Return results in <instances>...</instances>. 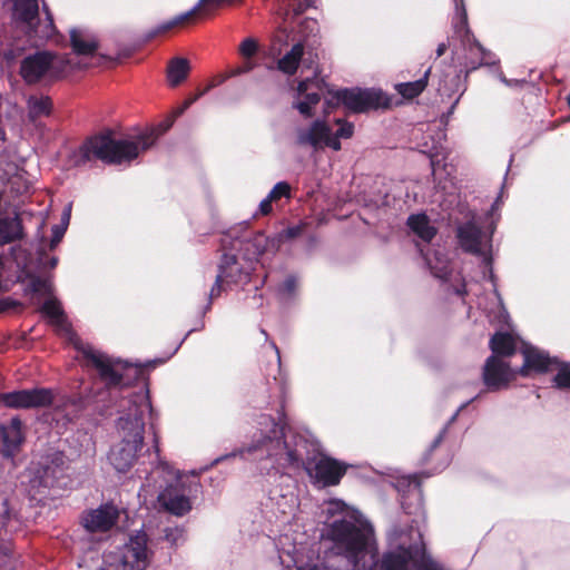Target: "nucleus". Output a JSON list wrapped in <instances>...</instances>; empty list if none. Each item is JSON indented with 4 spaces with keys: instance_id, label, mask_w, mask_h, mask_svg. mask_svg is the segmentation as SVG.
<instances>
[{
    "instance_id": "obj_25",
    "label": "nucleus",
    "mask_w": 570,
    "mask_h": 570,
    "mask_svg": "<svg viewBox=\"0 0 570 570\" xmlns=\"http://www.w3.org/2000/svg\"><path fill=\"white\" fill-rule=\"evenodd\" d=\"M469 52L473 59L468 63L470 70H474L480 66L494 65L495 57L490 51H487L478 41H473L469 47Z\"/></svg>"
},
{
    "instance_id": "obj_40",
    "label": "nucleus",
    "mask_w": 570,
    "mask_h": 570,
    "mask_svg": "<svg viewBox=\"0 0 570 570\" xmlns=\"http://www.w3.org/2000/svg\"><path fill=\"white\" fill-rule=\"evenodd\" d=\"M65 230H66V227H61V226L53 227V238L51 240V246H55L57 243L60 242V239L63 236Z\"/></svg>"
},
{
    "instance_id": "obj_6",
    "label": "nucleus",
    "mask_w": 570,
    "mask_h": 570,
    "mask_svg": "<svg viewBox=\"0 0 570 570\" xmlns=\"http://www.w3.org/2000/svg\"><path fill=\"white\" fill-rule=\"evenodd\" d=\"M156 473L164 475L168 485L158 494V502L168 512L184 515L191 509L190 495L197 491L196 475L175 471L167 462H160Z\"/></svg>"
},
{
    "instance_id": "obj_26",
    "label": "nucleus",
    "mask_w": 570,
    "mask_h": 570,
    "mask_svg": "<svg viewBox=\"0 0 570 570\" xmlns=\"http://www.w3.org/2000/svg\"><path fill=\"white\" fill-rule=\"evenodd\" d=\"M189 72V62L184 58H175L170 61L167 69V79L170 86H177L187 78Z\"/></svg>"
},
{
    "instance_id": "obj_23",
    "label": "nucleus",
    "mask_w": 570,
    "mask_h": 570,
    "mask_svg": "<svg viewBox=\"0 0 570 570\" xmlns=\"http://www.w3.org/2000/svg\"><path fill=\"white\" fill-rule=\"evenodd\" d=\"M236 257L234 255H224L222 259V264L219 267V274L216 277V284L213 286L210 291V297H215L219 295L220 287L219 284L228 278H234L237 268Z\"/></svg>"
},
{
    "instance_id": "obj_4",
    "label": "nucleus",
    "mask_w": 570,
    "mask_h": 570,
    "mask_svg": "<svg viewBox=\"0 0 570 570\" xmlns=\"http://www.w3.org/2000/svg\"><path fill=\"white\" fill-rule=\"evenodd\" d=\"M41 312L59 335L66 337L82 352L88 363L98 371L106 384H127L135 376L137 370L129 364L119 360H112L90 345L82 344L72 332L61 305L56 298H48L42 305Z\"/></svg>"
},
{
    "instance_id": "obj_32",
    "label": "nucleus",
    "mask_w": 570,
    "mask_h": 570,
    "mask_svg": "<svg viewBox=\"0 0 570 570\" xmlns=\"http://www.w3.org/2000/svg\"><path fill=\"white\" fill-rule=\"evenodd\" d=\"M249 245L255 248L254 254L262 255L269 248V246H274V243L269 240L264 234H257L249 242Z\"/></svg>"
},
{
    "instance_id": "obj_12",
    "label": "nucleus",
    "mask_w": 570,
    "mask_h": 570,
    "mask_svg": "<svg viewBox=\"0 0 570 570\" xmlns=\"http://www.w3.org/2000/svg\"><path fill=\"white\" fill-rule=\"evenodd\" d=\"M120 515L119 509L110 503L87 511L81 519L88 532L104 533L112 529Z\"/></svg>"
},
{
    "instance_id": "obj_14",
    "label": "nucleus",
    "mask_w": 570,
    "mask_h": 570,
    "mask_svg": "<svg viewBox=\"0 0 570 570\" xmlns=\"http://www.w3.org/2000/svg\"><path fill=\"white\" fill-rule=\"evenodd\" d=\"M323 85L318 79H306L298 83L293 102L295 109L305 117H312V109L320 102Z\"/></svg>"
},
{
    "instance_id": "obj_1",
    "label": "nucleus",
    "mask_w": 570,
    "mask_h": 570,
    "mask_svg": "<svg viewBox=\"0 0 570 570\" xmlns=\"http://www.w3.org/2000/svg\"><path fill=\"white\" fill-rule=\"evenodd\" d=\"M323 512L327 522L322 538L332 547L321 559L317 544L294 543L279 553L282 564L291 570H443L425 554L417 529L393 530L389 550L376 561L377 547L370 525L358 521L341 500H330Z\"/></svg>"
},
{
    "instance_id": "obj_27",
    "label": "nucleus",
    "mask_w": 570,
    "mask_h": 570,
    "mask_svg": "<svg viewBox=\"0 0 570 570\" xmlns=\"http://www.w3.org/2000/svg\"><path fill=\"white\" fill-rule=\"evenodd\" d=\"M21 236V225L18 218L0 219V244L10 243Z\"/></svg>"
},
{
    "instance_id": "obj_19",
    "label": "nucleus",
    "mask_w": 570,
    "mask_h": 570,
    "mask_svg": "<svg viewBox=\"0 0 570 570\" xmlns=\"http://www.w3.org/2000/svg\"><path fill=\"white\" fill-rule=\"evenodd\" d=\"M70 41L73 52L83 58L92 56L98 49L96 37L87 30L73 29L70 31Z\"/></svg>"
},
{
    "instance_id": "obj_2",
    "label": "nucleus",
    "mask_w": 570,
    "mask_h": 570,
    "mask_svg": "<svg viewBox=\"0 0 570 570\" xmlns=\"http://www.w3.org/2000/svg\"><path fill=\"white\" fill-rule=\"evenodd\" d=\"M261 435L254 436L252 443L237 451L240 456L275 458L279 468L305 465L311 478L324 487L338 484L345 474L346 466L335 459L323 453L304 458L306 444L303 440L291 448L287 443V434L271 416L263 415L259 421ZM235 456L236 453H232Z\"/></svg>"
},
{
    "instance_id": "obj_17",
    "label": "nucleus",
    "mask_w": 570,
    "mask_h": 570,
    "mask_svg": "<svg viewBox=\"0 0 570 570\" xmlns=\"http://www.w3.org/2000/svg\"><path fill=\"white\" fill-rule=\"evenodd\" d=\"M269 498L278 513L284 517L295 515L299 503L298 497L292 484H287L284 488H275L271 491Z\"/></svg>"
},
{
    "instance_id": "obj_48",
    "label": "nucleus",
    "mask_w": 570,
    "mask_h": 570,
    "mask_svg": "<svg viewBox=\"0 0 570 570\" xmlns=\"http://www.w3.org/2000/svg\"><path fill=\"white\" fill-rule=\"evenodd\" d=\"M57 265V258H52L50 262V266L55 267Z\"/></svg>"
},
{
    "instance_id": "obj_7",
    "label": "nucleus",
    "mask_w": 570,
    "mask_h": 570,
    "mask_svg": "<svg viewBox=\"0 0 570 570\" xmlns=\"http://www.w3.org/2000/svg\"><path fill=\"white\" fill-rule=\"evenodd\" d=\"M87 66L80 60L75 61L71 58L42 51L26 57L21 62L20 73L27 82L33 83L40 79H55Z\"/></svg>"
},
{
    "instance_id": "obj_44",
    "label": "nucleus",
    "mask_w": 570,
    "mask_h": 570,
    "mask_svg": "<svg viewBox=\"0 0 570 570\" xmlns=\"http://www.w3.org/2000/svg\"><path fill=\"white\" fill-rule=\"evenodd\" d=\"M285 234L287 237H295L299 234V228L298 227L288 228V229H286Z\"/></svg>"
},
{
    "instance_id": "obj_21",
    "label": "nucleus",
    "mask_w": 570,
    "mask_h": 570,
    "mask_svg": "<svg viewBox=\"0 0 570 570\" xmlns=\"http://www.w3.org/2000/svg\"><path fill=\"white\" fill-rule=\"evenodd\" d=\"M13 17L33 29L38 17L37 0H13Z\"/></svg>"
},
{
    "instance_id": "obj_47",
    "label": "nucleus",
    "mask_w": 570,
    "mask_h": 570,
    "mask_svg": "<svg viewBox=\"0 0 570 570\" xmlns=\"http://www.w3.org/2000/svg\"><path fill=\"white\" fill-rule=\"evenodd\" d=\"M286 287L288 288V291H291L294 286V279L292 278H288L285 283Z\"/></svg>"
},
{
    "instance_id": "obj_5",
    "label": "nucleus",
    "mask_w": 570,
    "mask_h": 570,
    "mask_svg": "<svg viewBox=\"0 0 570 570\" xmlns=\"http://www.w3.org/2000/svg\"><path fill=\"white\" fill-rule=\"evenodd\" d=\"M154 131L142 134L135 139H119L112 137L111 131H106L88 139L80 153L85 160L98 158L107 164H124L136 159L141 153L149 149L156 141Z\"/></svg>"
},
{
    "instance_id": "obj_11",
    "label": "nucleus",
    "mask_w": 570,
    "mask_h": 570,
    "mask_svg": "<svg viewBox=\"0 0 570 570\" xmlns=\"http://www.w3.org/2000/svg\"><path fill=\"white\" fill-rule=\"evenodd\" d=\"M52 393L48 389L21 390L0 394V403L12 409L46 406L52 402Z\"/></svg>"
},
{
    "instance_id": "obj_41",
    "label": "nucleus",
    "mask_w": 570,
    "mask_h": 570,
    "mask_svg": "<svg viewBox=\"0 0 570 570\" xmlns=\"http://www.w3.org/2000/svg\"><path fill=\"white\" fill-rule=\"evenodd\" d=\"M499 79L508 87H517L524 82V80L508 79L502 72L499 73Z\"/></svg>"
},
{
    "instance_id": "obj_33",
    "label": "nucleus",
    "mask_w": 570,
    "mask_h": 570,
    "mask_svg": "<svg viewBox=\"0 0 570 570\" xmlns=\"http://www.w3.org/2000/svg\"><path fill=\"white\" fill-rule=\"evenodd\" d=\"M30 291L39 294H49L51 292V284L47 279L35 277L30 282Z\"/></svg>"
},
{
    "instance_id": "obj_37",
    "label": "nucleus",
    "mask_w": 570,
    "mask_h": 570,
    "mask_svg": "<svg viewBox=\"0 0 570 570\" xmlns=\"http://www.w3.org/2000/svg\"><path fill=\"white\" fill-rule=\"evenodd\" d=\"M289 195V186L288 184L281 181L277 183L274 188L269 191L268 197H271L273 200H277L283 196Z\"/></svg>"
},
{
    "instance_id": "obj_39",
    "label": "nucleus",
    "mask_w": 570,
    "mask_h": 570,
    "mask_svg": "<svg viewBox=\"0 0 570 570\" xmlns=\"http://www.w3.org/2000/svg\"><path fill=\"white\" fill-rule=\"evenodd\" d=\"M272 202H274L271 197H266L259 204V210L263 215H267L272 210Z\"/></svg>"
},
{
    "instance_id": "obj_49",
    "label": "nucleus",
    "mask_w": 570,
    "mask_h": 570,
    "mask_svg": "<svg viewBox=\"0 0 570 570\" xmlns=\"http://www.w3.org/2000/svg\"><path fill=\"white\" fill-rule=\"evenodd\" d=\"M155 449H156V451H158V441H157V438H155Z\"/></svg>"
},
{
    "instance_id": "obj_9",
    "label": "nucleus",
    "mask_w": 570,
    "mask_h": 570,
    "mask_svg": "<svg viewBox=\"0 0 570 570\" xmlns=\"http://www.w3.org/2000/svg\"><path fill=\"white\" fill-rule=\"evenodd\" d=\"M337 104H343L347 109L354 112H364L371 109L384 107L387 104L386 98L380 90L375 89H344L334 94Z\"/></svg>"
},
{
    "instance_id": "obj_13",
    "label": "nucleus",
    "mask_w": 570,
    "mask_h": 570,
    "mask_svg": "<svg viewBox=\"0 0 570 570\" xmlns=\"http://www.w3.org/2000/svg\"><path fill=\"white\" fill-rule=\"evenodd\" d=\"M147 535L145 532H137L129 537L128 541L117 548V551L125 557V559L134 564V570H146L150 562V550L147 546Z\"/></svg>"
},
{
    "instance_id": "obj_10",
    "label": "nucleus",
    "mask_w": 570,
    "mask_h": 570,
    "mask_svg": "<svg viewBox=\"0 0 570 570\" xmlns=\"http://www.w3.org/2000/svg\"><path fill=\"white\" fill-rule=\"evenodd\" d=\"M297 142L303 146H311L314 149L330 147L334 150L341 149V142L333 137L332 130L325 121L316 120L306 128L297 130Z\"/></svg>"
},
{
    "instance_id": "obj_3",
    "label": "nucleus",
    "mask_w": 570,
    "mask_h": 570,
    "mask_svg": "<svg viewBox=\"0 0 570 570\" xmlns=\"http://www.w3.org/2000/svg\"><path fill=\"white\" fill-rule=\"evenodd\" d=\"M117 421L119 441L109 452V461L118 472H127L138 459L144 446L145 417L151 411L146 391L135 393L121 405Z\"/></svg>"
},
{
    "instance_id": "obj_43",
    "label": "nucleus",
    "mask_w": 570,
    "mask_h": 570,
    "mask_svg": "<svg viewBox=\"0 0 570 570\" xmlns=\"http://www.w3.org/2000/svg\"><path fill=\"white\" fill-rule=\"evenodd\" d=\"M304 27H305V28H309V29H311V31H313L314 29H315L316 31H318L317 22H316L315 20H306V21L304 22Z\"/></svg>"
},
{
    "instance_id": "obj_30",
    "label": "nucleus",
    "mask_w": 570,
    "mask_h": 570,
    "mask_svg": "<svg viewBox=\"0 0 570 570\" xmlns=\"http://www.w3.org/2000/svg\"><path fill=\"white\" fill-rule=\"evenodd\" d=\"M28 110L31 119L48 116L51 110V101L45 96H32L28 99Z\"/></svg>"
},
{
    "instance_id": "obj_31",
    "label": "nucleus",
    "mask_w": 570,
    "mask_h": 570,
    "mask_svg": "<svg viewBox=\"0 0 570 570\" xmlns=\"http://www.w3.org/2000/svg\"><path fill=\"white\" fill-rule=\"evenodd\" d=\"M428 265L430 266L432 273L439 278H445L449 274V259L445 255L435 252L433 257H425Z\"/></svg>"
},
{
    "instance_id": "obj_20",
    "label": "nucleus",
    "mask_w": 570,
    "mask_h": 570,
    "mask_svg": "<svg viewBox=\"0 0 570 570\" xmlns=\"http://www.w3.org/2000/svg\"><path fill=\"white\" fill-rule=\"evenodd\" d=\"M518 344V337L511 333L504 332L495 333L490 340L492 355H497L500 358L512 355L515 352Z\"/></svg>"
},
{
    "instance_id": "obj_35",
    "label": "nucleus",
    "mask_w": 570,
    "mask_h": 570,
    "mask_svg": "<svg viewBox=\"0 0 570 570\" xmlns=\"http://www.w3.org/2000/svg\"><path fill=\"white\" fill-rule=\"evenodd\" d=\"M257 48V42L252 38H247L240 43L239 52L244 58L249 59L256 53Z\"/></svg>"
},
{
    "instance_id": "obj_46",
    "label": "nucleus",
    "mask_w": 570,
    "mask_h": 570,
    "mask_svg": "<svg viewBox=\"0 0 570 570\" xmlns=\"http://www.w3.org/2000/svg\"><path fill=\"white\" fill-rule=\"evenodd\" d=\"M446 50V45L445 43H440L438 49H436V56L438 57H441Z\"/></svg>"
},
{
    "instance_id": "obj_15",
    "label": "nucleus",
    "mask_w": 570,
    "mask_h": 570,
    "mask_svg": "<svg viewBox=\"0 0 570 570\" xmlns=\"http://www.w3.org/2000/svg\"><path fill=\"white\" fill-rule=\"evenodd\" d=\"M458 238L461 247L469 253L479 255L489 263L490 242L485 239L479 227L469 223L460 226L458 229Z\"/></svg>"
},
{
    "instance_id": "obj_38",
    "label": "nucleus",
    "mask_w": 570,
    "mask_h": 570,
    "mask_svg": "<svg viewBox=\"0 0 570 570\" xmlns=\"http://www.w3.org/2000/svg\"><path fill=\"white\" fill-rule=\"evenodd\" d=\"M204 94V91L197 94L195 97L193 98H189L187 99L180 107H178L175 112H174V117H178L180 116L187 108L190 107L191 104H194L202 95Z\"/></svg>"
},
{
    "instance_id": "obj_28",
    "label": "nucleus",
    "mask_w": 570,
    "mask_h": 570,
    "mask_svg": "<svg viewBox=\"0 0 570 570\" xmlns=\"http://www.w3.org/2000/svg\"><path fill=\"white\" fill-rule=\"evenodd\" d=\"M99 570H134V564H130L116 549L104 554Z\"/></svg>"
},
{
    "instance_id": "obj_36",
    "label": "nucleus",
    "mask_w": 570,
    "mask_h": 570,
    "mask_svg": "<svg viewBox=\"0 0 570 570\" xmlns=\"http://www.w3.org/2000/svg\"><path fill=\"white\" fill-rule=\"evenodd\" d=\"M458 17L459 21L455 23V31L458 33L464 32L466 36L470 33L468 28V16L464 7L462 6L460 9L458 8Z\"/></svg>"
},
{
    "instance_id": "obj_50",
    "label": "nucleus",
    "mask_w": 570,
    "mask_h": 570,
    "mask_svg": "<svg viewBox=\"0 0 570 570\" xmlns=\"http://www.w3.org/2000/svg\"><path fill=\"white\" fill-rule=\"evenodd\" d=\"M142 492L147 493V488L146 487L142 488Z\"/></svg>"
},
{
    "instance_id": "obj_22",
    "label": "nucleus",
    "mask_w": 570,
    "mask_h": 570,
    "mask_svg": "<svg viewBox=\"0 0 570 570\" xmlns=\"http://www.w3.org/2000/svg\"><path fill=\"white\" fill-rule=\"evenodd\" d=\"M407 226L424 242H430L436 234L435 227L431 225L429 218L424 214L411 215L407 218Z\"/></svg>"
},
{
    "instance_id": "obj_16",
    "label": "nucleus",
    "mask_w": 570,
    "mask_h": 570,
    "mask_svg": "<svg viewBox=\"0 0 570 570\" xmlns=\"http://www.w3.org/2000/svg\"><path fill=\"white\" fill-rule=\"evenodd\" d=\"M558 368L554 382L559 387L570 389V364H562L557 357H550L548 353L537 348V373Z\"/></svg>"
},
{
    "instance_id": "obj_29",
    "label": "nucleus",
    "mask_w": 570,
    "mask_h": 570,
    "mask_svg": "<svg viewBox=\"0 0 570 570\" xmlns=\"http://www.w3.org/2000/svg\"><path fill=\"white\" fill-rule=\"evenodd\" d=\"M429 75L430 69L425 71L423 78L412 82L397 83L395 89L404 98L412 99L419 96L425 89Z\"/></svg>"
},
{
    "instance_id": "obj_24",
    "label": "nucleus",
    "mask_w": 570,
    "mask_h": 570,
    "mask_svg": "<svg viewBox=\"0 0 570 570\" xmlns=\"http://www.w3.org/2000/svg\"><path fill=\"white\" fill-rule=\"evenodd\" d=\"M304 53V46L298 42L292 47L277 62V68L287 75H293L299 65Z\"/></svg>"
},
{
    "instance_id": "obj_8",
    "label": "nucleus",
    "mask_w": 570,
    "mask_h": 570,
    "mask_svg": "<svg viewBox=\"0 0 570 570\" xmlns=\"http://www.w3.org/2000/svg\"><path fill=\"white\" fill-rule=\"evenodd\" d=\"M523 365L514 371L510 365L497 355H491L483 367V382L491 391L505 389L518 375L529 376L534 370V353L531 348L522 351Z\"/></svg>"
},
{
    "instance_id": "obj_34",
    "label": "nucleus",
    "mask_w": 570,
    "mask_h": 570,
    "mask_svg": "<svg viewBox=\"0 0 570 570\" xmlns=\"http://www.w3.org/2000/svg\"><path fill=\"white\" fill-rule=\"evenodd\" d=\"M336 124L338 125L337 131L333 135L338 140L340 138H351L354 131V126L351 122H346L344 120L337 119Z\"/></svg>"
},
{
    "instance_id": "obj_18",
    "label": "nucleus",
    "mask_w": 570,
    "mask_h": 570,
    "mask_svg": "<svg viewBox=\"0 0 570 570\" xmlns=\"http://www.w3.org/2000/svg\"><path fill=\"white\" fill-rule=\"evenodd\" d=\"M0 434L3 442V454L12 456L23 442L21 422L18 419H12L8 424H1Z\"/></svg>"
},
{
    "instance_id": "obj_45",
    "label": "nucleus",
    "mask_w": 570,
    "mask_h": 570,
    "mask_svg": "<svg viewBox=\"0 0 570 570\" xmlns=\"http://www.w3.org/2000/svg\"><path fill=\"white\" fill-rule=\"evenodd\" d=\"M254 68V63L249 60H247L245 63H244V67L238 71V72H248L250 71L252 69Z\"/></svg>"
},
{
    "instance_id": "obj_42",
    "label": "nucleus",
    "mask_w": 570,
    "mask_h": 570,
    "mask_svg": "<svg viewBox=\"0 0 570 570\" xmlns=\"http://www.w3.org/2000/svg\"><path fill=\"white\" fill-rule=\"evenodd\" d=\"M70 215H71V204L67 205L62 213V226L61 227L67 228V225L69 224V220H70Z\"/></svg>"
}]
</instances>
